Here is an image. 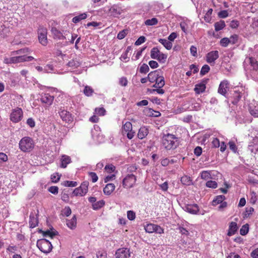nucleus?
<instances>
[{"label":"nucleus","instance_id":"obj_1","mask_svg":"<svg viewBox=\"0 0 258 258\" xmlns=\"http://www.w3.org/2000/svg\"><path fill=\"white\" fill-rule=\"evenodd\" d=\"M162 144L167 150L175 149L178 145L177 138L174 135L170 134L163 137Z\"/></svg>","mask_w":258,"mask_h":258},{"label":"nucleus","instance_id":"obj_2","mask_svg":"<svg viewBox=\"0 0 258 258\" xmlns=\"http://www.w3.org/2000/svg\"><path fill=\"white\" fill-rule=\"evenodd\" d=\"M19 147L20 150L23 152H30L34 148V141L30 137H23L19 142Z\"/></svg>","mask_w":258,"mask_h":258},{"label":"nucleus","instance_id":"obj_3","mask_svg":"<svg viewBox=\"0 0 258 258\" xmlns=\"http://www.w3.org/2000/svg\"><path fill=\"white\" fill-rule=\"evenodd\" d=\"M37 246L39 249L45 253H49L52 248L51 242L46 239H41L37 241Z\"/></svg>","mask_w":258,"mask_h":258},{"label":"nucleus","instance_id":"obj_4","mask_svg":"<svg viewBox=\"0 0 258 258\" xmlns=\"http://www.w3.org/2000/svg\"><path fill=\"white\" fill-rule=\"evenodd\" d=\"M137 181L136 176L133 174H128L122 180L124 188H131L134 186Z\"/></svg>","mask_w":258,"mask_h":258},{"label":"nucleus","instance_id":"obj_5","mask_svg":"<svg viewBox=\"0 0 258 258\" xmlns=\"http://www.w3.org/2000/svg\"><path fill=\"white\" fill-rule=\"evenodd\" d=\"M10 120L14 123L20 121L23 117V112L21 108L17 107L12 110L10 116Z\"/></svg>","mask_w":258,"mask_h":258},{"label":"nucleus","instance_id":"obj_6","mask_svg":"<svg viewBox=\"0 0 258 258\" xmlns=\"http://www.w3.org/2000/svg\"><path fill=\"white\" fill-rule=\"evenodd\" d=\"M122 134L123 136L126 135L130 140L132 139L135 136V132L133 131V126L131 122H126L122 126Z\"/></svg>","mask_w":258,"mask_h":258},{"label":"nucleus","instance_id":"obj_7","mask_svg":"<svg viewBox=\"0 0 258 258\" xmlns=\"http://www.w3.org/2000/svg\"><path fill=\"white\" fill-rule=\"evenodd\" d=\"M38 34L39 42L44 46L46 45L47 44V31L46 28L43 27H39L38 30Z\"/></svg>","mask_w":258,"mask_h":258},{"label":"nucleus","instance_id":"obj_8","mask_svg":"<svg viewBox=\"0 0 258 258\" xmlns=\"http://www.w3.org/2000/svg\"><path fill=\"white\" fill-rule=\"evenodd\" d=\"M145 230L146 232L152 233L155 232L158 234H162L164 233V229L160 226L154 224H148L145 226Z\"/></svg>","mask_w":258,"mask_h":258},{"label":"nucleus","instance_id":"obj_9","mask_svg":"<svg viewBox=\"0 0 258 258\" xmlns=\"http://www.w3.org/2000/svg\"><path fill=\"white\" fill-rule=\"evenodd\" d=\"M88 183L84 182L79 187L74 189L73 194L76 196H84L88 191Z\"/></svg>","mask_w":258,"mask_h":258},{"label":"nucleus","instance_id":"obj_10","mask_svg":"<svg viewBox=\"0 0 258 258\" xmlns=\"http://www.w3.org/2000/svg\"><path fill=\"white\" fill-rule=\"evenodd\" d=\"M184 209L185 211L191 214H204V212H200L199 206L196 204H188L184 207Z\"/></svg>","mask_w":258,"mask_h":258},{"label":"nucleus","instance_id":"obj_11","mask_svg":"<svg viewBox=\"0 0 258 258\" xmlns=\"http://www.w3.org/2000/svg\"><path fill=\"white\" fill-rule=\"evenodd\" d=\"M219 56L218 51H211L206 55V61L211 65H214L215 63V60L219 58Z\"/></svg>","mask_w":258,"mask_h":258},{"label":"nucleus","instance_id":"obj_12","mask_svg":"<svg viewBox=\"0 0 258 258\" xmlns=\"http://www.w3.org/2000/svg\"><path fill=\"white\" fill-rule=\"evenodd\" d=\"M209 79H204L201 81L199 83L195 85L194 91L197 94H201L203 93L206 89V85L209 81Z\"/></svg>","mask_w":258,"mask_h":258},{"label":"nucleus","instance_id":"obj_13","mask_svg":"<svg viewBox=\"0 0 258 258\" xmlns=\"http://www.w3.org/2000/svg\"><path fill=\"white\" fill-rule=\"evenodd\" d=\"M25 61L24 55L13 56L5 58L4 62L6 64L16 63Z\"/></svg>","mask_w":258,"mask_h":258},{"label":"nucleus","instance_id":"obj_14","mask_svg":"<svg viewBox=\"0 0 258 258\" xmlns=\"http://www.w3.org/2000/svg\"><path fill=\"white\" fill-rule=\"evenodd\" d=\"M116 258H128L130 256L129 249L126 248L118 249L115 254Z\"/></svg>","mask_w":258,"mask_h":258},{"label":"nucleus","instance_id":"obj_15","mask_svg":"<svg viewBox=\"0 0 258 258\" xmlns=\"http://www.w3.org/2000/svg\"><path fill=\"white\" fill-rule=\"evenodd\" d=\"M229 82L226 80L221 81L219 86L218 92L225 96L229 89Z\"/></svg>","mask_w":258,"mask_h":258},{"label":"nucleus","instance_id":"obj_16","mask_svg":"<svg viewBox=\"0 0 258 258\" xmlns=\"http://www.w3.org/2000/svg\"><path fill=\"white\" fill-rule=\"evenodd\" d=\"M54 97L48 93H44L41 95L40 101L42 103L50 106L52 104Z\"/></svg>","mask_w":258,"mask_h":258},{"label":"nucleus","instance_id":"obj_17","mask_svg":"<svg viewBox=\"0 0 258 258\" xmlns=\"http://www.w3.org/2000/svg\"><path fill=\"white\" fill-rule=\"evenodd\" d=\"M51 33L54 39L63 40L66 39V37L62 34V32L55 27L51 28Z\"/></svg>","mask_w":258,"mask_h":258},{"label":"nucleus","instance_id":"obj_18","mask_svg":"<svg viewBox=\"0 0 258 258\" xmlns=\"http://www.w3.org/2000/svg\"><path fill=\"white\" fill-rule=\"evenodd\" d=\"M59 114L62 120L66 122H69L72 120L71 114L67 110L60 109L59 111Z\"/></svg>","mask_w":258,"mask_h":258},{"label":"nucleus","instance_id":"obj_19","mask_svg":"<svg viewBox=\"0 0 258 258\" xmlns=\"http://www.w3.org/2000/svg\"><path fill=\"white\" fill-rule=\"evenodd\" d=\"M161 71L157 70L150 72L148 75V79L151 83H154L160 75Z\"/></svg>","mask_w":258,"mask_h":258},{"label":"nucleus","instance_id":"obj_20","mask_svg":"<svg viewBox=\"0 0 258 258\" xmlns=\"http://www.w3.org/2000/svg\"><path fill=\"white\" fill-rule=\"evenodd\" d=\"M244 63L250 64L254 70L256 71L258 69V62L254 58L252 57H247L245 59Z\"/></svg>","mask_w":258,"mask_h":258},{"label":"nucleus","instance_id":"obj_21","mask_svg":"<svg viewBox=\"0 0 258 258\" xmlns=\"http://www.w3.org/2000/svg\"><path fill=\"white\" fill-rule=\"evenodd\" d=\"M66 224L67 226L71 229H75L77 226V218L74 215L71 219H67L66 220Z\"/></svg>","mask_w":258,"mask_h":258},{"label":"nucleus","instance_id":"obj_22","mask_svg":"<svg viewBox=\"0 0 258 258\" xmlns=\"http://www.w3.org/2000/svg\"><path fill=\"white\" fill-rule=\"evenodd\" d=\"M109 12L111 15L116 17L121 13L122 10L119 7L114 5L110 8Z\"/></svg>","mask_w":258,"mask_h":258},{"label":"nucleus","instance_id":"obj_23","mask_svg":"<svg viewBox=\"0 0 258 258\" xmlns=\"http://www.w3.org/2000/svg\"><path fill=\"white\" fill-rule=\"evenodd\" d=\"M237 223L234 222H231L229 224L228 235L231 236L234 235L237 231Z\"/></svg>","mask_w":258,"mask_h":258},{"label":"nucleus","instance_id":"obj_24","mask_svg":"<svg viewBox=\"0 0 258 258\" xmlns=\"http://www.w3.org/2000/svg\"><path fill=\"white\" fill-rule=\"evenodd\" d=\"M115 185L113 183H108L103 188V192L105 195H110L115 189Z\"/></svg>","mask_w":258,"mask_h":258},{"label":"nucleus","instance_id":"obj_25","mask_svg":"<svg viewBox=\"0 0 258 258\" xmlns=\"http://www.w3.org/2000/svg\"><path fill=\"white\" fill-rule=\"evenodd\" d=\"M149 131L147 128L145 126L141 127L138 132V137L140 139H144L148 134Z\"/></svg>","mask_w":258,"mask_h":258},{"label":"nucleus","instance_id":"obj_26","mask_svg":"<svg viewBox=\"0 0 258 258\" xmlns=\"http://www.w3.org/2000/svg\"><path fill=\"white\" fill-rule=\"evenodd\" d=\"M155 82V84L153 86V87L162 88L165 85L164 78L160 75Z\"/></svg>","mask_w":258,"mask_h":258},{"label":"nucleus","instance_id":"obj_27","mask_svg":"<svg viewBox=\"0 0 258 258\" xmlns=\"http://www.w3.org/2000/svg\"><path fill=\"white\" fill-rule=\"evenodd\" d=\"M61 167L62 168H66L68 164H69L71 161V158L66 155H63L61 156Z\"/></svg>","mask_w":258,"mask_h":258},{"label":"nucleus","instance_id":"obj_28","mask_svg":"<svg viewBox=\"0 0 258 258\" xmlns=\"http://www.w3.org/2000/svg\"><path fill=\"white\" fill-rule=\"evenodd\" d=\"M29 225L30 227L33 228L36 227L38 225L37 218L33 214H31L29 217Z\"/></svg>","mask_w":258,"mask_h":258},{"label":"nucleus","instance_id":"obj_29","mask_svg":"<svg viewBox=\"0 0 258 258\" xmlns=\"http://www.w3.org/2000/svg\"><path fill=\"white\" fill-rule=\"evenodd\" d=\"M242 97V93L239 90H235L233 94L234 100L232 101V103L236 104L241 99Z\"/></svg>","mask_w":258,"mask_h":258},{"label":"nucleus","instance_id":"obj_30","mask_svg":"<svg viewBox=\"0 0 258 258\" xmlns=\"http://www.w3.org/2000/svg\"><path fill=\"white\" fill-rule=\"evenodd\" d=\"M159 42L168 50L171 49L172 47V43L168 40L160 39H159Z\"/></svg>","mask_w":258,"mask_h":258},{"label":"nucleus","instance_id":"obj_31","mask_svg":"<svg viewBox=\"0 0 258 258\" xmlns=\"http://www.w3.org/2000/svg\"><path fill=\"white\" fill-rule=\"evenodd\" d=\"M67 66L71 68L72 69H76L81 65V62L77 59H72L67 63Z\"/></svg>","mask_w":258,"mask_h":258},{"label":"nucleus","instance_id":"obj_32","mask_svg":"<svg viewBox=\"0 0 258 258\" xmlns=\"http://www.w3.org/2000/svg\"><path fill=\"white\" fill-rule=\"evenodd\" d=\"M225 26L226 25L225 22L223 20H220L219 22H217L214 24L215 30L217 32L222 30Z\"/></svg>","mask_w":258,"mask_h":258},{"label":"nucleus","instance_id":"obj_33","mask_svg":"<svg viewBox=\"0 0 258 258\" xmlns=\"http://www.w3.org/2000/svg\"><path fill=\"white\" fill-rule=\"evenodd\" d=\"M87 17L86 13H84L74 17L72 19L73 22L77 23L82 20L85 19Z\"/></svg>","mask_w":258,"mask_h":258},{"label":"nucleus","instance_id":"obj_34","mask_svg":"<svg viewBox=\"0 0 258 258\" xmlns=\"http://www.w3.org/2000/svg\"><path fill=\"white\" fill-rule=\"evenodd\" d=\"M225 199L224 196L220 195L217 196L212 201V205L216 206L222 203Z\"/></svg>","mask_w":258,"mask_h":258},{"label":"nucleus","instance_id":"obj_35","mask_svg":"<svg viewBox=\"0 0 258 258\" xmlns=\"http://www.w3.org/2000/svg\"><path fill=\"white\" fill-rule=\"evenodd\" d=\"M105 205V202L103 200H100L95 202V203L92 204V208L94 210H97L101 208Z\"/></svg>","mask_w":258,"mask_h":258},{"label":"nucleus","instance_id":"obj_36","mask_svg":"<svg viewBox=\"0 0 258 258\" xmlns=\"http://www.w3.org/2000/svg\"><path fill=\"white\" fill-rule=\"evenodd\" d=\"M160 50L157 47H154L151 51V57L153 59H156L160 53Z\"/></svg>","mask_w":258,"mask_h":258},{"label":"nucleus","instance_id":"obj_37","mask_svg":"<svg viewBox=\"0 0 258 258\" xmlns=\"http://www.w3.org/2000/svg\"><path fill=\"white\" fill-rule=\"evenodd\" d=\"M94 92V90L89 86H86L83 90L84 94L88 96H91Z\"/></svg>","mask_w":258,"mask_h":258},{"label":"nucleus","instance_id":"obj_38","mask_svg":"<svg viewBox=\"0 0 258 258\" xmlns=\"http://www.w3.org/2000/svg\"><path fill=\"white\" fill-rule=\"evenodd\" d=\"M248 149L251 153L256 154L258 152V145L252 143L248 145Z\"/></svg>","mask_w":258,"mask_h":258},{"label":"nucleus","instance_id":"obj_39","mask_svg":"<svg viewBox=\"0 0 258 258\" xmlns=\"http://www.w3.org/2000/svg\"><path fill=\"white\" fill-rule=\"evenodd\" d=\"M181 183L185 185H189L191 184V180L189 176H183L181 178Z\"/></svg>","mask_w":258,"mask_h":258},{"label":"nucleus","instance_id":"obj_40","mask_svg":"<svg viewBox=\"0 0 258 258\" xmlns=\"http://www.w3.org/2000/svg\"><path fill=\"white\" fill-rule=\"evenodd\" d=\"M213 12L212 9H209L208 11L207 12L206 14L204 16V20L208 23L210 22L211 20V15Z\"/></svg>","mask_w":258,"mask_h":258},{"label":"nucleus","instance_id":"obj_41","mask_svg":"<svg viewBox=\"0 0 258 258\" xmlns=\"http://www.w3.org/2000/svg\"><path fill=\"white\" fill-rule=\"evenodd\" d=\"M29 52V49L28 48H23V49H19V50H18L17 51H13L12 53H13V55H23L22 54H25V53H27Z\"/></svg>","mask_w":258,"mask_h":258},{"label":"nucleus","instance_id":"obj_42","mask_svg":"<svg viewBox=\"0 0 258 258\" xmlns=\"http://www.w3.org/2000/svg\"><path fill=\"white\" fill-rule=\"evenodd\" d=\"M158 20L155 18H153L151 19H148L145 22V24L147 26H153L157 24Z\"/></svg>","mask_w":258,"mask_h":258},{"label":"nucleus","instance_id":"obj_43","mask_svg":"<svg viewBox=\"0 0 258 258\" xmlns=\"http://www.w3.org/2000/svg\"><path fill=\"white\" fill-rule=\"evenodd\" d=\"M229 40V43L231 44H235L238 42V36L237 34H233L231 35L230 38H228Z\"/></svg>","mask_w":258,"mask_h":258},{"label":"nucleus","instance_id":"obj_44","mask_svg":"<svg viewBox=\"0 0 258 258\" xmlns=\"http://www.w3.org/2000/svg\"><path fill=\"white\" fill-rule=\"evenodd\" d=\"M201 178L204 180H208L211 178L210 172L208 171H203L201 173Z\"/></svg>","mask_w":258,"mask_h":258},{"label":"nucleus","instance_id":"obj_45","mask_svg":"<svg viewBox=\"0 0 258 258\" xmlns=\"http://www.w3.org/2000/svg\"><path fill=\"white\" fill-rule=\"evenodd\" d=\"M206 185L209 188H216L218 186V184L215 181L209 180L206 182Z\"/></svg>","mask_w":258,"mask_h":258},{"label":"nucleus","instance_id":"obj_46","mask_svg":"<svg viewBox=\"0 0 258 258\" xmlns=\"http://www.w3.org/2000/svg\"><path fill=\"white\" fill-rule=\"evenodd\" d=\"M62 185L68 187H75L78 185L76 181L66 180L63 182Z\"/></svg>","mask_w":258,"mask_h":258},{"label":"nucleus","instance_id":"obj_47","mask_svg":"<svg viewBox=\"0 0 258 258\" xmlns=\"http://www.w3.org/2000/svg\"><path fill=\"white\" fill-rule=\"evenodd\" d=\"M210 70V67L207 64L204 65L200 71V74L202 76H204L208 73Z\"/></svg>","mask_w":258,"mask_h":258},{"label":"nucleus","instance_id":"obj_48","mask_svg":"<svg viewBox=\"0 0 258 258\" xmlns=\"http://www.w3.org/2000/svg\"><path fill=\"white\" fill-rule=\"evenodd\" d=\"M229 40L227 37H224L220 41V44L221 46L226 47L229 44Z\"/></svg>","mask_w":258,"mask_h":258},{"label":"nucleus","instance_id":"obj_49","mask_svg":"<svg viewBox=\"0 0 258 258\" xmlns=\"http://www.w3.org/2000/svg\"><path fill=\"white\" fill-rule=\"evenodd\" d=\"M248 232V225L247 224L244 225L242 226L240 230V233L241 235H246Z\"/></svg>","mask_w":258,"mask_h":258},{"label":"nucleus","instance_id":"obj_50","mask_svg":"<svg viewBox=\"0 0 258 258\" xmlns=\"http://www.w3.org/2000/svg\"><path fill=\"white\" fill-rule=\"evenodd\" d=\"M127 217L128 220L133 221L136 218V213L133 211H128L127 212Z\"/></svg>","mask_w":258,"mask_h":258},{"label":"nucleus","instance_id":"obj_51","mask_svg":"<svg viewBox=\"0 0 258 258\" xmlns=\"http://www.w3.org/2000/svg\"><path fill=\"white\" fill-rule=\"evenodd\" d=\"M43 235L44 236H49L52 238L54 236L56 235V232L55 231H50L49 230H46L45 231H42Z\"/></svg>","mask_w":258,"mask_h":258},{"label":"nucleus","instance_id":"obj_52","mask_svg":"<svg viewBox=\"0 0 258 258\" xmlns=\"http://www.w3.org/2000/svg\"><path fill=\"white\" fill-rule=\"evenodd\" d=\"M128 81L127 78L124 77H121L119 79V84L123 87H126L127 85Z\"/></svg>","mask_w":258,"mask_h":258},{"label":"nucleus","instance_id":"obj_53","mask_svg":"<svg viewBox=\"0 0 258 258\" xmlns=\"http://www.w3.org/2000/svg\"><path fill=\"white\" fill-rule=\"evenodd\" d=\"M54 70L53 66L52 64H48L44 68V73H52Z\"/></svg>","mask_w":258,"mask_h":258},{"label":"nucleus","instance_id":"obj_54","mask_svg":"<svg viewBox=\"0 0 258 258\" xmlns=\"http://www.w3.org/2000/svg\"><path fill=\"white\" fill-rule=\"evenodd\" d=\"M149 71V66L146 63H143L140 68V72L141 73L146 74V73H148Z\"/></svg>","mask_w":258,"mask_h":258},{"label":"nucleus","instance_id":"obj_55","mask_svg":"<svg viewBox=\"0 0 258 258\" xmlns=\"http://www.w3.org/2000/svg\"><path fill=\"white\" fill-rule=\"evenodd\" d=\"M97 258H106L107 253L104 250H99L96 253Z\"/></svg>","mask_w":258,"mask_h":258},{"label":"nucleus","instance_id":"obj_56","mask_svg":"<svg viewBox=\"0 0 258 258\" xmlns=\"http://www.w3.org/2000/svg\"><path fill=\"white\" fill-rule=\"evenodd\" d=\"M157 57L158 58H157L156 59H157L160 62H164L167 58V55L160 52V54Z\"/></svg>","mask_w":258,"mask_h":258},{"label":"nucleus","instance_id":"obj_57","mask_svg":"<svg viewBox=\"0 0 258 258\" xmlns=\"http://www.w3.org/2000/svg\"><path fill=\"white\" fill-rule=\"evenodd\" d=\"M95 113L99 115H104L105 113V109L103 108H96L95 110Z\"/></svg>","mask_w":258,"mask_h":258},{"label":"nucleus","instance_id":"obj_58","mask_svg":"<svg viewBox=\"0 0 258 258\" xmlns=\"http://www.w3.org/2000/svg\"><path fill=\"white\" fill-rule=\"evenodd\" d=\"M89 175L93 182H96L98 180V177L95 172H90L89 173Z\"/></svg>","mask_w":258,"mask_h":258},{"label":"nucleus","instance_id":"obj_59","mask_svg":"<svg viewBox=\"0 0 258 258\" xmlns=\"http://www.w3.org/2000/svg\"><path fill=\"white\" fill-rule=\"evenodd\" d=\"M60 177V176L57 173H56L51 175V179L53 182L56 183L59 181Z\"/></svg>","mask_w":258,"mask_h":258},{"label":"nucleus","instance_id":"obj_60","mask_svg":"<svg viewBox=\"0 0 258 258\" xmlns=\"http://www.w3.org/2000/svg\"><path fill=\"white\" fill-rule=\"evenodd\" d=\"M228 145L229 146L230 149L231 151H232L233 152L236 153L237 151V147H236L235 144L234 143V142L233 141H230L228 143Z\"/></svg>","mask_w":258,"mask_h":258},{"label":"nucleus","instance_id":"obj_61","mask_svg":"<svg viewBox=\"0 0 258 258\" xmlns=\"http://www.w3.org/2000/svg\"><path fill=\"white\" fill-rule=\"evenodd\" d=\"M218 16L221 18H225L228 16V13L227 10H222L218 13Z\"/></svg>","mask_w":258,"mask_h":258},{"label":"nucleus","instance_id":"obj_62","mask_svg":"<svg viewBox=\"0 0 258 258\" xmlns=\"http://www.w3.org/2000/svg\"><path fill=\"white\" fill-rule=\"evenodd\" d=\"M127 35V32L126 30H123L120 31L117 34V37L119 39H122L124 38L125 36Z\"/></svg>","mask_w":258,"mask_h":258},{"label":"nucleus","instance_id":"obj_63","mask_svg":"<svg viewBox=\"0 0 258 258\" xmlns=\"http://www.w3.org/2000/svg\"><path fill=\"white\" fill-rule=\"evenodd\" d=\"M48 191L53 194L56 195L58 194V188L56 186H51L49 188Z\"/></svg>","mask_w":258,"mask_h":258},{"label":"nucleus","instance_id":"obj_64","mask_svg":"<svg viewBox=\"0 0 258 258\" xmlns=\"http://www.w3.org/2000/svg\"><path fill=\"white\" fill-rule=\"evenodd\" d=\"M145 40L146 38L144 36H140L135 42V44L136 45L138 46L144 43L145 41Z\"/></svg>","mask_w":258,"mask_h":258}]
</instances>
